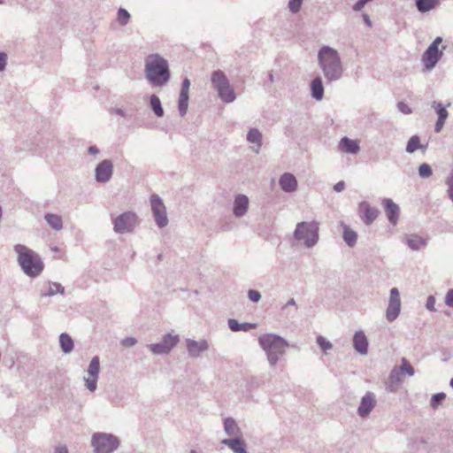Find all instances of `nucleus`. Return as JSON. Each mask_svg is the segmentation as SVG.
<instances>
[{
    "instance_id": "1",
    "label": "nucleus",
    "mask_w": 453,
    "mask_h": 453,
    "mask_svg": "<svg viewBox=\"0 0 453 453\" xmlns=\"http://www.w3.org/2000/svg\"><path fill=\"white\" fill-rule=\"evenodd\" d=\"M144 76L152 87L166 86L171 79L168 60L158 53L149 54L144 58Z\"/></svg>"
},
{
    "instance_id": "2",
    "label": "nucleus",
    "mask_w": 453,
    "mask_h": 453,
    "mask_svg": "<svg viewBox=\"0 0 453 453\" xmlns=\"http://www.w3.org/2000/svg\"><path fill=\"white\" fill-rule=\"evenodd\" d=\"M318 65L327 83L342 79L344 67L340 53L328 45L322 46L318 51Z\"/></svg>"
},
{
    "instance_id": "3",
    "label": "nucleus",
    "mask_w": 453,
    "mask_h": 453,
    "mask_svg": "<svg viewBox=\"0 0 453 453\" xmlns=\"http://www.w3.org/2000/svg\"><path fill=\"white\" fill-rule=\"evenodd\" d=\"M258 344L264 350L270 367H275L283 358L288 347V342L275 334H264L258 337Z\"/></svg>"
},
{
    "instance_id": "4",
    "label": "nucleus",
    "mask_w": 453,
    "mask_h": 453,
    "mask_svg": "<svg viewBox=\"0 0 453 453\" xmlns=\"http://www.w3.org/2000/svg\"><path fill=\"white\" fill-rule=\"evenodd\" d=\"M14 251L18 254L19 265L27 276L35 278L40 275L44 265L37 253L22 244L15 245Z\"/></svg>"
},
{
    "instance_id": "5",
    "label": "nucleus",
    "mask_w": 453,
    "mask_h": 453,
    "mask_svg": "<svg viewBox=\"0 0 453 453\" xmlns=\"http://www.w3.org/2000/svg\"><path fill=\"white\" fill-rule=\"evenodd\" d=\"M295 240L310 249L314 247L319 239V223L316 220L298 222L293 233Z\"/></svg>"
},
{
    "instance_id": "6",
    "label": "nucleus",
    "mask_w": 453,
    "mask_h": 453,
    "mask_svg": "<svg viewBox=\"0 0 453 453\" xmlns=\"http://www.w3.org/2000/svg\"><path fill=\"white\" fill-rule=\"evenodd\" d=\"M211 88L217 92L219 98L225 104H231L236 99L234 86L230 83L226 73L215 70L211 74Z\"/></svg>"
},
{
    "instance_id": "7",
    "label": "nucleus",
    "mask_w": 453,
    "mask_h": 453,
    "mask_svg": "<svg viewBox=\"0 0 453 453\" xmlns=\"http://www.w3.org/2000/svg\"><path fill=\"white\" fill-rule=\"evenodd\" d=\"M95 453H113L119 446V440L112 434L95 433L91 438Z\"/></svg>"
},
{
    "instance_id": "8",
    "label": "nucleus",
    "mask_w": 453,
    "mask_h": 453,
    "mask_svg": "<svg viewBox=\"0 0 453 453\" xmlns=\"http://www.w3.org/2000/svg\"><path fill=\"white\" fill-rule=\"evenodd\" d=\"M113 230L117 234H127L134 231L138 224V217L134 211H125L112 219Z\"/></svg>"
},
{
    "instance_id": "9",
    "label": "nucleus",
    "mask_w": 453,
    "mask_h": 453,
    "mask_svg": "<svg viewBox=\"0 0 453 453\" xmlns=\"http://www.w3.org/2000/svg\"><path fill=\"white\" fill-rule=\"evenodd\" d=\"M442 38L438 36L434 42L428 46L422 56V62L425 68L431 71L434 68L440 58L443 55V50L446 46H442V50H439V45L441 43Z\"/></svg>"
},
{
    "instance_id": "10",
    "label": "nucleus",
    "mask_w": 453,
    "mask_h": 453,
    "mask_svg": "<svg viewBox=\"0 0 453 453\" xmlns=\"http://www.w3.org/2000/svg\"><path fill=\"white\" fill-rule=\"evenodd\" d=\"M179 342L180 336L178 334L167 333L163 335L160 342L149 344L147 348L154 355H168Z\"/></svg>"
},
{
    "instance_id": "11",
    "label": "nucleus",
    "mask_w": 453,
    "mask_h": 453,
    "mask_svg": "<svg viewBox=\"0 0 453 453\" xmlns=\"http://www.w3.org/2000/svg\"><path fill=\"white\" fill-rule=\"evenodd\" d=\"M150 200L151 211L157 226L159 228L165 227L168 225L169 220L167 217L166 208L165 203H163V200L157 194L151 195Z\"/></svg>"
},
{
    "instance_id": "12",
    "label": "nucleus",
    "mask_w": 453,
    "mask_h": 453,
    "mask_svg": "<svg viewBox=\"0 0 453 453\" xmlns=\"http://www.w3.org/2000/svg\"><path fill=\"white\" fill-rule=\"evenodd\" d=\"M402 302L399 290L396 288L390 289L388 307L385 312V318L388 322H394L400 315Z\"/></svg>"
},
{
    "instance_id": "13",
    "label": "nucleus",
    "mask_w": 453,
    "mask_h": 453,
    "mask_svg": "<svg viewBox=\"0 0 453 453\" xmlns=\"http://www.w3.org/2000/svg\"><path fill=\"white\" fill-rule=\"evenodd\" d=\"M100 372V359L98 356H95L90 360L87 369L88 376L83 378L85 387L90 392H95L97 388V380Z\"/></svg>"
},
{
    "instance_id": "14",
    "label": "nucleus",
    "mask_w": 453,
    "mask_h": 453,
    "mask_svg": "<svg viewBox=\"0 0 453 453\" xmlns=\"http://www.w3.org/2000/svg\"><path fill=\"white\" fill-rule=\"evenodd\" d=\"M376 404V395L372 391H367L360 400L357 410V415L362 418H366L375 408Z\"/></svg>"
},
{
    "instance_id": "15",
    "label": "nucleus",
    "mask_w": 453,
    "mask_h": 453,
    "mask_svg": "<svg viewBox=\"0 0 453 453\" xmlns=\"http://www.w3.org/2000/svg\"><path fill=\"white\" fill-rule=\"evenodd\" d=\"M113 174V164L110 159H104L95 169V179L99 183H107Z\"/></svg>"
},
{
    "instance_id": "16",
    "label": "nucleus",
    "mask_w": 453,
    "mask_h": 453,
    "mask_svg": "<svg viewBox=\"0 0 453 453\" xmlns=\"http://www.w3.org/2000/svg\"><path fill=\"white\" fill-rule=\"evenodd\" d=\"M186 349L188 356L192 358H198L202 353L209 349V342L205 339H200L198 341L193 339H186Z\"/></svg>"
},
{
    "instance_id": "17",
    "label": "nucleus",
    "mask_w": 453,
    "mask_h": 453,
    "mask_svg": "<svg viewBox=\"0 0 453 453\" xmlns=\"http://www.w3.org/2000/svg\"><path fill=\"white\" fill-rule=\"evenodd\" d=\"M358 213L365 225H371L378 217L379 211L372 207L366 201H363L358 205Z\"/></svg>"
},
{
    "instance_id": "18",
    "label": "nucleus",
    "mask_w": 453,
    "mask_h": 453,
    "mask_svg": "<svg viewBox=\"0 0 453 453\" xmlns=\"http://www.w3.org/2000/svg\"><path fill=\"white\" fill-rule=\"evenodd\" d=\"M250 206V200L246 195L239 194L234 197L233 203V214L236 218L246 215Z\"/></svg>"
},
{
    "instance_id": "19",
    "label": "nucleus",
    "mask_w": 453,
    "mask_h": 453,
    "mask_svg": "<svg viewBox=\"0 0 453 453\" xmlns=\"http://www.w3.org/2000/svg\"><path fill=\"white\" fill-rule=\"evenodd\" d=\"M382 204L384 205L385 212L388 221L393 226H395L397 224L400 214L399 206L390 198H384Z\"/></svg>"
},
{
    "instance_id": "20",
    "label": "nucleus",
    "mask_w": 453,
    "mask_h": 453,
    "mask_svg": "<svg viewBox=\"0 0 453 453\" xmlns=\"http://www.w3.org/2000/svg\"><path fill=\"white\" fill-rule=\"evenodd\" d=\"M403 372L398 366H395L389 374L388 381L386 384L387 391L395 393L398 390L401 383L403 382Z\"/></svg>"
},
{
    "instance_id": "21",
    "label": "nucleus",
    "mask_w": 453,
    "mask_h": 453,
    "mask_svg": "<svg viewBox=\"0 0 453 453\" xmlns=\"http://www.w3.org/2000/svg\"><path fill=\"white\" fill-rule=\"evenodd\" d=\"M338 149L343 153L357 155L360 151L359 141L344 136L340 140Z\"/></svg>"
},
{
    "instance_id": "22",
    "label": "nucleus",
    "mask_w": 453,
    "mask_h": 453,
    "mask_svg": "<svg viewBox=\"0 0 453 453\" xmlns=\"http://www.w3.org/2000/svg\"><path fill=\"white\" fill-rule=\"evenodd\" d=\"M279 185L287 193L295 192L298 186L296 178L289 173H285L280 177Z\"/></svg>"
},
{
    "instance_id": "23",
    "label": "nucleus",
    "mask_w": 453,
    "mask_h": 453,
    "mask_svg": "<svg viewBox=\"0 0 453 453\" xmlns=\"http://www.w3.org/2000/svg\"><path fill=\"white\" fill-rule=\"evenodd\" d=\"M353 347L360 355L365 356L368 353V340L362 330L355 333L353 336Z\"/></svg>"
},
{
    "instance_id": "24",
    "label": "nucleus",
    "mask_w": 453,
    "mask_h": 453,
    "mask_svg": "<svg viewBox=\"0 0 453 453\" xmlns=\"http://www.w3.org/2000/svg\"><path fill=\"white\" fill-rule=\"evenodd\" d=\"M246 139L250 143L254 144V146L252 147V150L256 154H258L260 152V150H261V147L263 144L262 133L257 128H255V127L250 128L248 131Z\"/></svg>"
},
{
    "instance_id": "25",
    "label": "nucleus",
    "mask_w": 453,
    "mask_h": 453,
    "mask_svg": "<svg viewBox=\"0 0 453 453\" xmlns=\"http://www.w3.org/2000/svg\"><path fill=\"white\" fill-rule=\"evenodd\" d=\"M221 443L227 446L234 453H248L242 437L223 439Z\"/></svg>"
},
{
    "instance_id": "26",
    "label": "nucleus",
    "mask_w": 453,
    "mask_h": 453,
    "mask_svg": "<svg viewBox=\"0 0 453 453\" xmlns=\"http://www.w3.org/2000/svg\"><path fill=\"white\" fill-rule=\"evenodd\" d=\"M224 431L231 438L242 437V432L233 418L229 417L224 419Z\"/></svg>"
},
{
    "instance_id": "27",
    "label": "nucleus",
    "mask_w": 453,
    "mask_h": 453,
    "mask_svg": "<svg viewBox=\"0 0 453 453\" xmlns=\"http://www.w3.org/2000/svg\"><path fill=\"white\" fill-rule=\"evenodd\" d=\"M311 95L317 101H321L324 97V85L320 76L312 79L310 84Z\"/></svg>"
},
{
    "instance_id": "28",
    "label": "nucleus",
    "mask_w": 453,
    "mask_h": 453,
    "mask_svg": "<svg viewBox=\"0 0 453 453\" xmlns=\"http://www.w3.org/2000/svg\"><path fill=\"white\" fill-rule=\"evenodd\" d=\"M405 243L411 250L418 251L427 246V239L416 234H411L406 236Z\"/></svg>"
},
{
    "instance_id": "29",
    "label": "nucleus",
    "mask_w": 453,
    "mask_h": 453,
    "mask_svg": "<svg viewBox=\"0 0 453 453\" xmlns=\"http://www.w3.org/2000/svg\"><path fill=\"white\" fill-rule=\"evenodd\" d=\"M44 219L51 229L60 231L63 228V219L60 215L54 213H46Z\"/></svg>"
},
{
    "instance_id": "30",
    "label": "nucleus",
    "mask_w": 453,
    "mask_h": 453,
    "mask_svg": "<svg viewBox=\"0 0 453 453\" xmlns=\"http://www.w3.org/2000/svg\"><path fill=\"white\" fill-rule=\"evenodd\" d=\"M227 325H228L229 329L233 332H239V331L248 332L250 329H253L257 326V325L254 323H247V322L239 323L234 319H229L227 321Z\"/></svg>"
},
{
    "instance_id": "31",
    "label": "nucleus",
    "mask_w": 453,
    "mask_h": 453,
    "mask_svg": "<svg viewBox=\"0 0 453 453\" xmlns=\"http://www.w3.org/2000/svg\"><path fill=\"white\" fill-rule=\"evenodd\" d=\"M59 345H60L61 350L65 354L71 353L73 350V348H74L73 340L66 333H62L59 335Z\"/></svg>"
},
{
    "instance_id": "32",
    "label": "nucleus",
    "mask_w": 453,
    "mask_h": 453,
    "mask_svg": "<svg viewBox=\"0 0 453 453\" xmlns=\"http://www.w3.org/2000/svg\"><path fill=\"white\" fill-rule=\"evenodd\" d=\"M342 226L343 227L342 237H343L344 242H346V244L349 247H354L357 244V233L354 230L350 229L344 223H342Z\"/></svg>"
},
{
    "instance_id": "33",
    "label": "nucleus",
    "mask_w": 453,
    "mask_h": 453,
    "mask_svg": "<svg viewBox=\"0 0 453 453\" xmlns=\"http://www.w3.org/2000/svg\"><path fill=\"white\" fill-rule=\"evenodd\" d=\"M438 0H415L416 7L419 12L425 13L435 7Z\"/></svg>"
},
{
    "instance_id": "34",
    "label": "nucleus",
    "mask_w": 453,
    "mask_h": 453,
    "mask_svg": "<svg viewBox=\"0 0 453 453\" xmlns=\"http://www.w3.org/2000/svg\"><path fill=\"white\" fill-rule=\"evenodd\" d=\"M150 104L151 110L157 117L164 116V109L159 97L156 95H151L150 97Z\"/></svg>"
},
{
    "instance_id": "35",
    "label": "nucleus",
    "mask_w": 453,
    "mask_h": 453,
    "mask_svg": "<svg viewBox=\"0 0 453 453\" xmlns=\"http://www.w3.org/2000/svg\"><path fill=\"white\" fill-rule=\"evenodd\" d=\"M189 95L188 93L180 92L179 96V112L181 117L185 116L188 111Z\"/></svg>"
},
{
    "instance_id": "36",
    "label": "nucleus",
    "mask_w": 453,
    "mask_h": 453,
    "mask_svg": "<svg viewBox=\"0 0 453 453\" xmlns=\"http://www.w3.org/2000/svg\"><path fill=\"white\" fill-rule=\"evenodd\" d=\"M420 147L421 145L419 136L412 135L407 142L405 150L407 153L412 154Z\"/></svg>"
},
{
    "instance_id": "37",
    "label": "nucleus",
    "mask_w": 453,
    "mask_h": 453,
    "mask_svg": "<svg viewBox=\"0 0 453 453\" xmlns=\"http://www.w3.org/2000/svg\"><path fill=\"white\" fill-rule=\"evenodd\" d=\"M65 293V288L58 282H49V290L43 294L44 296H52L56 294L63 295Z\"/></svg>"
},
{
    "instance_id": "38",
    "label": "nucleus",
    "mask_w": 453,
    "mask_h": 453,
    "mask_svg": "<svg viewBox=\"0 0 453 453\" xmlns=\"http://www.w3.org/2000/svg\"><path fill=\"white\" fill-rule=\"evenodd\" d=\"M446 399V394L440 392L432 395L430 399V407L433 410H437Z\"/></svg>"
},
{
    "instance_id": "39",
    "label": "nucleus",
    "mask_w": 453,
    "mask_h": 453,
    "mask_svg": "<svg viewBox=\"0 0 453 453\" xmlns=\"http://www.w3.org/2000/svg\"><path fill=\"white\" fill-rule=\"evenodd\" d=\"M131 18L130 13L124 8H119L117 12V20L122 27L127 25Z\"/></svg>"
},
{
    "instance_id": "40",
    "label": "nucleus",
    "mask_w": 453,
    "mask_h": 453,
    "mask_svg": "<svg viewBox=\"0 0 453 453\" xmlns=\"http://www.w3.org/2000/svg\"><path fill=\"white\" fill-rule=\"evenodd\" d=\"M317 344L320 347L321 350L324 352V354H327V351L332 349L333 344L331 342L326 340L324 336L319 335L316 338Z\"/></svg>"
},
{
    "instance_id": "41",
    "label": "nucleus",
    "mask_w": 453,
    "mask_h": 453,
    "mask_svg": "<svg viewBox=\"0 0 453 453\" xmlns=\"http://www.w3.org/2000/svg\"><path fill=\"white\" fill-rule=\"evenodd\" d=\"M433 108H434V110L436 111V113L438 115V119H441V120L447 119V118L449 116V112L441 103L434 102Z\"/></svg>"
},
{
    "instance_id": "42",
    "label": "nucleus",
    "mask_w": 453,
    "mask_h": 453,
    "mask_svg": "<svg viewBox=\"0 0 453 453\" xmlns=\"http://www.w3.org/2000/svg\"><path fill=\"white\" fill-rule=\"evenodd\" d=\"M432 168L428 164L423 163L419 165L418 174L421 178H428L432 175Z\"/></svg>"
},
{
    "instance_id": "43",
    "label": "nucleus",
    "mask_w": 453,
    "mask_h": 453,
    "mask_svg": "<svg viewBox=\"0 0 453 453\" xmlns=\"http://www.w3.org/2000/svg\"><path fill=\"white\" fill-rule=\"evenodd\" d=\"M398 368L401 369L403 373L405 372L409 376H413L415 373L414 368L410 365V363L405 358H403L402 365L398 366Z\"/></svg>"
},
{
    "instance_id": "44",
    "label": "nucleus",
    "mask_w": 453,
    "mask_h": 453,
    "mask_svg": "<svg viewBox=\"0 0 453 453\" xmlns=\"http://www.w3.org/2000/svg\"><path fill=\"white\" fill-rule=\"evenodd\" d=\"M303 0H289L288 8L292 13H296L300 11Z\"/></svg>"
},
{
    "instance_id": "45",
    "label": "nucleus",
    "mask_w": 453,
    "mask_h": 453,
    "mask_svg": "<svg viewBox=\"0 0 453 453\" xmlns=\"http://www.w3.org/2000/svg\"><path fill=\"white\" fill-rule=\"evenodd\" d=\"M248 298L252 302V303H257L260 301L261 299V294L259 291L257 290H255V289H250L248 291Z\"/></svg>"
},
{
    "instance_id": "46",
    "label": "nucleus",
    "mask_w": 453,
    "mask_h": 453,
    "mask_svg": "<svg viewBox=\"0 0 453 453\" xmlns=\"http://www.w3.org/2000/svg\"><path fill=\"white\" fill-rule=\"evenodd\" d=\"M397 109L400 112L403 113L405 115L412 113L411 108L404 102H399L397 104Z\"/></svg>"
},
{
    "instance_id": "47",
    "label": "nucleus",
    "mask_w": 453,
    "mask_h": 453,
    "mask_svg": "<svg viewBox=\"0 0 453 453\" xmlns=\"http://www.w3.org/2000/svg\"><path fill=\"white\" fill-rule=\"evenodd\" d=\"M444 302L448 307L453 309V288L447 291Z\"/></svg>"
},
{
    "instance_id": "48",
    "label": "nucleus",
    "mask_w": 453,
    "mask_h": 453,
    "mask_svg": "<svg viewBox=\"0 0 453 453\" xmlns=\"http://www.w3.org/2000/svg\"><path fill=\"white\" fill-rule=\"evenodd\" d=\"M137 343V340L134 337H126L121 341V344L124 347H133Z\"/></svg>"
},
{
    "instance_id": "49",
    "label": "nucleus",
    "mask_w": 453,
    "mask_h": 453,
    "mask_svg": "<svg viewBox=\"0 0 453 453\" xmlns=\"http://www.w3.org/2000/svg\"><path fill=\"white\" fill-rule=\"evenodd\" d=\"M8 56L5 52H0V72L5 70L7 65Z\"/></svg>"
},
{
    "instance_id": "50",
    "label": "nucleus",
    "mask_w": 453,
    "mask_h": 453,
    "mask_svg": "<svg viewBox=\"0 0 453 453\" xmlns=\"http://www.w3.org/2000/svg\"><path fill=\"white\" fill-rule=\"evenodd\" d=\"M435 298L434 296H429L426 299V307L428 311H435Z\"/></svg>"
},
{
    "instance_id": "51",
    "label": "nucleus",
    "mask_w": 453,
    "mask_h": 453,
    "mask_svg": "<svg viewBox=\"0 0 453 453\" xmlns=\"http://www.w3.org/2000/svg\"><path fill=\"white\" fill-rule=\"evenodd\" d=\"M372 0H357V2L353 5V10L355 12H359L361 11L365 5L369 3V2H372Z\"/></svg>"
},
{
    "instance_id": "52",
    "label": "nucleus",
    "mask_w": 453,
    "mask_h": 453,
    "mask_svg": "<svg viewBox=\"0 0 453 453\" xmlns=\"http://www.w3.org/2000/svg\"><path fill=\"white\" fill-rule=\"evenodd\" d=\"M190 81L188 78H185L182 81L180 92L181 93H189Z\"/></svg>"
},
{
    "instance_id": "53",
    "label": "nucleus",
    "mask_w": 453,
    "mask_h": 453,
    "mask_svg": "<svg viewBox=\"0 0 453 453\" xmlns=\"http://www.w3.org/2000/svg\"><path fill=\"white\" fill-rule=\"evenodd\" d=\"M112 111L121 117L132 116V112L128 113L121 108H114V109H112Z\"/></svg>"
},
{
    "instance_id": "54",
    "label": "nucleus",
    "mask_w": 453,
    "mask_h": 453,
    "mask_svg": "<svg viewBox=\"0 0 453 453\" xmlns=\"http://www.w3.org/2000/svg\"><path fill=\"white\" fill-rule=\"evenodd\" d=\"M444 123H445V120L437 119V121L435 123V127H434V131L436 133L441 132V130L442 129V127L444 126Z\"/></svg>"
},
{
    "instance_id": "55",
    "label": "nucleus",
    "mask_w": 453,
    "mask_h": 453,
    "mask_svg": "<svg viewBox=\"0 0 453 453\" xmlns=\"http://www.w3.org/2000/svg\"><path fill=\"white\" fill-rule=\"evenodd\" d=\"M345 188V182L343 180H341L339 182H337L334 186V189L336 191V192H341Z\"/></svg>"
},
{
    "instance_id": "56",
    "label": "nucleus",
    "mask_w": 453,
    "mask_h": 453,
    "mask_svg": "<svg viewBox=\"0 0 453 453\" xmlns=\"http://www.w3.org/2000/svg\"><path fill=\"white\" fill-rule=\"evenodd\" d=\"M289 306H293L295 307V311H296L297 307H296V303L295 301L294 298H290L287 303L282 307V310H286L288 309Z\"/></svg>"
},
{
    "instance_id": "57",
    "label": "nucleus",
    "mask_w": 453,
    "mask_h": 453,
    "mask_svg": "<svg viewBox=\"0 0 453 453\" xmlns=\"http://www.w3.org/2000/svg\"><path fill=\"white\" fill-rule=\"evenodd\" d=\"M54 453H68V449L64 445H59L55 448Z\"/></svg>"
},
{
    "instance_id": "58",
    "label": "nucleus",
    "mask_w": 453,
    "mask_h": 453,
    "mask_svg": "<svg viewBox=\"0 0 453 453\" xmlns=\"http://www.w3.org/2000/svg\"><path fill=\"white\" fill-rule=\"evenodd\" d=\"M88 151L89 154H92V155H96L99 153V150L96 146L88 147Z\"/></svg>"
},
{
    "instance_id": "59",
    "label": "nucleus",
    "mask_w": 453,
    "mask_h": 453,
    "mask_svg": "<svg viewBox=\"0 0 453 453\" xmlns=\"http://www.w3.org/2000/svg\"><path fill=\"white\" fill-rule=\"evenodd\" d=\"M363 17H364V20H365V22L369 27H371V26H372V23H371V20H370V19H369V16H368L367 14H364V15H363Z\"/></svg>"
},
{
    "instance_id": "60",
    "label": "nucleus",
    "mask_w": 453,
    "mask_h": 453,
    "mask_svg": "<svg viewBox=\"0 0 453 453\" xmlns=\"http://www.w3.org/2000/svg\"><path fill=\"white\" fill-rule=\"evenodd\" d=\"M268 78H269V81H270L271 82H273L274 79H273V73H269Z\"/></svg>"
},
{
    "instance_id": "61",
    "label": "nucleus",
    "mask_w": 453,
    "mask_h": 453,
    "mask_svg": "<svg viewBox=\"0 0 453 453\" xmlns=\"http://www.w3.org/2000/svg\"><path fill=\"white\" fill-rule=\"evenodd\" d=\"M449 385H450V387L453 388V378L450 380V381H449Z\"/></svg>"
},
{
    "instance_id": "62",
    "label": "nucleus",
    "mask_w": 453,
    "mask_h": 453,
    "mask_svg": "<svg viewBox=\"0 0 453 453\" xmlns=\"http://www.w3.org/2000/svg\"><path fill=\"white\" fill-rule=\"evenodd\" d=\"M4 0H0V5L4 4Z\"/></svg>"
}]
</instances>
